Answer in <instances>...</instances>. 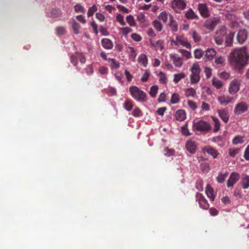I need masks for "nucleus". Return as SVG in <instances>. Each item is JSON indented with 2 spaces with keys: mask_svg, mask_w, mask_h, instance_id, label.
<instances>
[{
  "mask_svg": "<svg viewBox=\"0 0 249 249\" xmlns=\"http://www.w3.org/2000/svg\"><path fill=\"white\" fill-rule=\"evenodd\" d=\"M249 58L246 49L245 47L236 49L231 52L230 61L234 69L240 71L244 68Z\"/></svg>",
  "mask_w": 249,
  "mask_h": 249,
  "instance_id": "obj_1",
  "label": "nucleus"
},
{
  "mask_svg": "<svg viewBox=\"0 0 249 249\" xmlns=\"http://www.w3.org/2000/svg\"><path fill=\"white\" fill-rule=\"evenodd\" d=\"M129 92L132 97L139 102L142 103L147 100L146 94L137 86L130 87Z\"/></svg>",
  "mask_w": 249,
  "mask_h": 249,
  "instance_id": "obj_2",
  "label": "nucleus"
},
{
  "mask_svg": "<svg viewBox=\"0 0 249 249\" xmlns=\"http://www.w3.org/2000/svg\"><path fill=\"white\" fill-rule=\"evenodd\" d=\"M212 128L210 123L204 120H201L194 122L193 124V129L199 132L207 133Z\"/></svg>",
  "mask_w": 249,
  "mask_h": 249,
  "instance_id": "obj_3",
  "label": "nucleus"
},
{
  "mask_svg": "<svg viewBox=\"0 0 249 249\" xmlns=\"http://www.w3.org/2000/svg\"><path fill=\"white\" fill-rule=\"evenodd\" d=\"M190 81L192 84L197 83L200 79V73L201 69L198 64L195 63L191 69Z\"/></svg>",
  "mask_w": 249,
  "mask_h": 249,
  "instance_id": "obj_4",
  "label": "nucleus"
},
{
  "mask_svg": "<svg viewBox=\"0 0 249 249\" xmlns=\"http://www.w3.org/2000/svg\"><path fill=\"white\" fill-rule=\"evenodd\" d=\"M171 44L177 46L181 45L188 49H190L191 47V45L188 42L187 39L181 36H176V40L173 39L171 40Z\"/></svg>",
  "mask_w": 249,
  "mask_h": 249,
  "instance_id": "obj_5",
  "label": "nucleus"
},
{
  "mask_svg": "<svg viewBox=\"0 0 249 249\" xmlns=\"http://www.w3.org/2000/svg\"><path fill=\"white\" fill-rule=\"evenodd\" d=\"M248 109V106L247 103L244 102H241L236 104L234 109V113L236 115H240L245 112Z\"/></svg>",
  "mask_w": 249,
  "mask_h": 249,
  "instance_id": "obj_6",
  "label": "nucleus"
},
{
  "mask_svg": "<svg viewBox=\"0 0 249 249\" xmlns=\"http://www.w3.org/2000/svg\"><path fill=\"white\" fill-rule=\"evenodd\" d=\"M186 6V4L183 0H173L172 1V7L176 12L184 9Z\"/></svg>",
  "mask_w": 249,
  "mask_h": 249,
  "instance_id": "obj_7",
  "label": "nucleus"
},
{
  "mask_svg": "<svg viewBox=\"0 0 249 249\" xmlns=\"http://www.w3.org/2000/svg\"><path fill=\"white\" fill-rule=\"evenodd\" d=\"M196 198V201L198 202L200 208L204 210H207L209 208V204L202 194L197 193Z\"/></svg>",
  "mask_w": 249,
  "mask_h": 249,
  "instance_id": "obj_8",
  "label": "nucleus"
},
{
  "mask_svg": "<svg viewBox=\"0 0 249 249\" xmlns=\"http://www.w3.org/2000/svg\"><path fill=\"white\" fill-rule=\"evenodd\" d=\"M240 83L237 79L232 80L230 84L229 88V92L231 94H235L240 89Z\"/></svg>",
  "mask_w": 249,
  "mask_h": 249,
  "instance_id": "obj_9",
  "label": "nucleus"
},
{
  "mask_svg": "<svg viewBox=\"0 0 249 249\" xmlns=\"http://www.w3.org/2000/svg\"><path fill=\"white\" fill-rule=\"evenodd\" d=\"M240 175L237 172H232L227 182L228 187H233L234 184L239 179Z\"/></svg>",
  "mask_w": 249,
  "mask_h": 249,
  "instance_id": "obj_10",
  "label": "nucleus"
},
{
  "mask_svg": "<svg viewBox=\"0 0 249 249\" xmlns=\"http://www.w3.org/2000/svg\"><path fill=\"white\" fill-rule=\"evenodd\" d=\"M248 36V32L245 29L240 30L236 36V40L240 44H243L246 40Z\"/></svg>",
  "mask_w": 249,
  "mask_h": 249,
  "instance_id": "obj_11",
  "label": "nucleus"
},
{
  "mask_svg": "<svg viewBox=\"0 0 249 249\" xmlns=\"http://www.w3.org/2000/svg\"><path fill=\"white\" fill-rule=\"evenodd\" d=\"M219 103L222 106H226L228 104L232 103L234 100L233 97L229 96H219L217 98Z\"/></svg>",
  "mask_w": 249,
  "mask_h": 249,
  "instance_id": "obj_12",
  "label": "nucleus"
},
{
  "mask_svg": "<svg viewBox=\"0 0 249 249\" xmlns=\"http://www.w3.org/2000/svg\"><path fill=\"white\" fill-rule=\"evenodd\" d=\"M170 58L176 67L180 68L182 66L183 64V59L179 57L178 54H170Z\"/></svg>",
  "mask_w": 249,
  "mask_h": 249,
  "instance_id": "obj_13",
  "label": "nucleus"
},
{
  "mask_svg": "<svg viewBox=\"0 0 249 249\" xmlns=\"http://www.w3.org/2000/svg\"><path fill=\"white\" fill-rule=\"evenodd\" d=\"M198 9L202 17L207 18L210 16L208 8L205 3H199Z\"/></svg>",
  "mask_w": 249,
  "mask_h": 249,
  "instance_id": "obj_14",
  "label": "nucleus"
},
{
  "mask_svg": "<svg viewBox=\"0 0 249 249\" xmlns=\"http://www.w3.org/2000/svg\"><path fill=\"white\" fill-rule=\"evenodd\" d=\"M219 117L225 123H228L229 119L228 111L226 109H219L217 111Z\"/></svg>",
  "mask_w": 249,
  "mask_h": 249,
  "instance_id": "obj_15",
  "label": "nucleus"
},
{
  "mask_svg": "<svg viewBox=\"0 0 249 249\" xmlns=\"http://www.w3.org/2000/svg\"><path fill=\"white\" fill-rule=\"evenodd\" d=\"M216 55V51L213 48H208L205 51L204 58L206 61H210Z\"/></svg>",
  "mask_w": 249,
  "mask_h": 249,
  "instance_id": "obj_16",
  "label": "nucleus"
},
{
  "mask_svg": "<svg viewBox=\"0 0 249 249\" xmlns=\"http://www.w3.org/2000/svg\"><path fill=\"white\" fill-rule=\"evenodd\" d=\"M240 184L244 189L249 188V176L244 174L242 176Z\"/></svg>",
  "mask_w": 249,
  "mask_h": 249,
  "instance_id": "obj_17",
  "label": "nucleus"
},
{
  "mask_svg": "<svg viewBox=\"0 0 249 249\" xmlns=\"http://www.w3.org/2000/svg\"><path fill=\"white\" fill-rule=\"evenodd\" d=\"M185 147L187 150L191 154L195 153L196 151V146L195 142L191 140L187 141Z\"/></svg>",
  "mask_w": 249,
  "mask_h": 249,
  "instance_id": "obj_18",
  "label": "nucleus"
},
{
  "mask_svg": "<svg viewBox=\"0 0 249 249\" xmlns=\"http://www.w3.org/2000/svg\"><path fill=\"white\" fill-rule=\"evenodd\" d=\"M102 45L105 49H111L113 45L111 40L108 38H103L101 40Z\"/></svg>",
  "mask_w": 249,
  "mask_h": 249,
  "instance_id": "obj_19",
  "label": "nucleus"
},
{
  "mask_svg": "<svg viewBox=\"0 0 249 249\" xmlns=\"http://www.w3.org/2000/svg\"><path fill=\"white\" fill-rule=\"evenodd\" d=\"M203 151L211 155L213 158H216L218 155V152L215 149L210 146L205 147Z\"/></svg>",
  "mask_w": 249,
  "mask_h": 249,
  "instance_id": "obj_20",
  "label": "nucleus"
},
{
  "mask_svg": "<svg viewBox=\"0 0 249 249\" xmlns=\"http://www.w3.org/2000/svg\"><path fill=\"white\" fill-rule=\"evenodd\" d=\"M175 117L177 120L179 121H183L186 118V113L183 110H178L176 113Z\"/></svg>",
  "mask_w": 249,
  "mask_h": 249,
  "instance_id": "obj_21",
  "label": "nucleus"
},
{
  "mask_svg": "<svg viewBox=\"0 0 249 249\" xmlns=\"http://www.w3.org/2000/svg\"><path fill=\"white\" fill-rule=\"evenodd\" d=\"M205 192L207 195V196L210 198L212 201L214 200L215 198L214 191L213 189L209 185H207Z\"/></svg>",
  "mask_w": 249,
  "mask_h": 249,
  "instance_id": "obj_22",
  "label": "nucleus"
},
{
  "mask_svg": "<svg viewBox=\"0 0 249 249\" xmlns=\"http://www.w3.org/2000/svg\"><path fill=\"white\" fill-rule=\"evenodd\" d=\"M139 63H141L144 67H146L148 64V58L144 53L141 54L138 58Z\"/></svg>",
  "mask_w": 249,
  "mask_h": 249,
  "instance_id": "obj_23",
  "label": "nucleus"
},
{
  "mask_svg": "<svg viewBox=\"0 0 249 249\" xmlns=\"http://www.w3.org/2000/svg\"><path fill=\"white\" fill-rule=\"evenodd\" d=\"M234 36V33L231 32L226 37L225 43L228 46H231L232 44L233 39Z\"/></svg>",
  "mask_w": 249,
  "mask_h": 249,
  "instance_id": "obj_24",
  "label": "nucleus"
},
{
  "mask_svg": "<svg viewBox=\"0 0 249 249\" xmlns=\"http://www.w3.org/2000/svg\"><path fill=\"white\" fill-rule=\"evenodd\" d=\"M216 25V22L212 20L211 19H208L205 22L204 24V26L209 30H213Z\"/></svg>",
  "mask_w": 249,
  "mask_h": 249,
  "instance_id": "obj_25",
  "label": "nucleus"
},
{
  "mask_svg": "<svg viewBox=\"0 0 249 249\" xmlns=\"http://www.w3.org/2000/svg\"><path fill=\"white\" fill-rule=\"evenodd\" d=\"M196 91L193 88H187L185 90V95L186 97H195L196 95Z\"/></svg>",
  "mask_w": 249,
  "mask_h": 249,
  "instance_id": "obj_26",
  "label": "nucleus"
},
{
  "mask_svg": "<svg viewBox=\"0 0 249 249\" xmlns=\"http://www.w3.org/2000/svg\"><path fill=\"white\" fill-rule=\"evenodd\" d=\"M228 173L226 172L225 173H220L219 174L218 176L216 177V181L220 183H222L224 182L225 179L227 178Z\"/></svg>",
  "mask_w": 249,
  "mask_h": 249,
  "instance_id": "obj_27",
  "label": "nucleus"
},
{
  "mask_svg": "<svg viewBox=\"0 0 249 249\" xmlns=\"http://www.w3.org/2000/svg\"><path fill=\"white\" fill-rule=\"evenodd\" d=\"M71 27L75 34L77 35L79 33V30L81 28V26L80 24L74 20H73L71 22Z\"/></svg>",
  "mask_w": 249,
  "mask_h": 249,
  "instance_id": "obj_28",
  "label": "nucleus"
},
{
  "mask_svg": "<svg viewBox=\"0 0 249 249\" xmlns=\"http://www.w3.org/2000/svg\"><path fill=\"white\" fill-rule=\"evenodd\" d=\"M211 118L212 119V120L213 121L214 124L213 131L214 132H217L220 129V125H221L220 121L217 118L214 117L213 116H212Z\"/></svg>",
  "mask_w": 249,
  "mask_h": 249,
  "instance_id": "obj_29",
  "label": "nucleus"
},
{
  "mask_svg": "<svg viewBox=\"0 0 249 249\" xmlns=\"http://www.w3.org/2000/svg\"><path fill=\"white\" fill-rule=\"evenodd\" d=\"M185 17L188 19H194L197 18L196 15L192 9H189L185 13Z\"/></svg>",
  "mask_w": 249,
  "mask_h": 249,
  "instance_id": "obj_30",
  "label": "nucleus"
},
{
  "mask_svg": "<svg viewBox=\"0 0 249 249\" xmlns=\"http://www.w3.org/2000/svg\"><path fill=\"white\" fill-rule=\"evenodd\" d=\"M107 61L110 62V67L112 69H117L119 68V62L113 58H108Z\"/></svg>",
  "mask_w": 249,
  "mask_h": 249,
  "instance_id": "obj_31",
  "label": "nucleus"
},
{
  "mask_svg": "<svg viewBox=\"0 0 249 249\" xmlns=\"http://www.w3.org/2000/svg\"><path fill=\"white\" fill-rule=\"evenodd\" d=\"M170 23L169 26L172 27V30L174 31H177L178 30V25L176 22L173 20V17L172 15H169Z\"/></svg>",
  "mask_w": 249,
  "mask_h": 249,
  "instance_id": "obj_32",
  "label": "nucleus"
},
{
  "mask_svg": "<svg viewBox=\"0 0 249 249\" xmlns=\"http://www.w3.org/2000/svg\"><path fill=\"white\" fill-rule=\"evenodd\" d=\"M126 22L128 24L132 27H135L136 26V23L135 21L134 17L130 15L126 17Z\"/></svg>",
  "mask_w": 249,
  "mask_h": 249,
  "instance_id": "obj_33",
  "label": "nucleus"
},
{
  "mask_svg": "<svg viewBox=\"0 0 249 249\" xmlns=\"http://www.w3.org/2000/svg\"><path fill=\"white\" fill-rule=\"evenodd\" d=\"M158 89H159V88L157 86H156V85L152 86L150 88V91L149 92L150 95L152 97H156V96L157 94Z\"/></svg>",
  "mask_w": 249,
  "mask_h": 249,
  "instance_id": "obj_34",
  "label": "nucleus"
},
{
  "mask_svg": "<svg viewBox=\"0 0 249 249\" xmlns=\"http://www.w3.org/2000/svg\"><path fill=\"white\" fill-rule=\"evenodd\" d=\"M244 142V137L239 135L235 136L232 140V143L235 145L242 143Z\"/></svg>",
  "mask_w": 249,
  "mask_h": 249,
  "instance_id": "obj_35",
  "label": "nucleus"
},
{
  "mask_svg": "<svg viewBox=\"0 0 249 249\" xmlns=\"http://www.w3.org/2000/svg\"><path fill=\"white\" fill-rule=\"evenodd\" d=\"M185 74L184 73L181 72L178 74H174V82L177 83L181 79L185 78Z\"/></svg>",
  "mask_w": 249,
  "mask_h": 249,
  "instance_id": "obj_36",
  "label": "nucleus"
},
{
  "mask_svg": "<svg viewBox=\"0 0 249 249\" xmlns=\"http://www.w3.org/2000/svg\"><path fill=\"white\" fill-rule=\"evenodd\" d=\"M212 84L214 87H215L217 89H220L223 86L222 82L220 80H219L216 78L213 79Z\"/></svg>",
  "mask_w": 249,
  "mask_h": 249,
  "instance_id": "obj_37",
  "label": "nucleus"
},
{
  "mask_svg": "<svg viewBox=\"0 0 249 249\" xmlns=\"http://www.w3.org/2000/svg\"><path fill=\"white\" fill-rule=\"evenodd\" d=\"M227 33L226 28L224 27H221L216 32V36H219L222 37L224 36Z\"/></svg>",
  "mask_w": 249,
  "mask_h": 249,
  "instance_id": "obj_38",
  "label": "nucleus"
},
{
  "mask_svg": "<svg viewBox=\"0 0 249 249\" xmlns=\"http://www.w3.org/2000/svg\"><path fill=\"white\" fill-rule=\"evenodd\" d=\"M203 52L201 49H196L194 51V57L196 59H200L203 56Z\"/></svg>",
  "mask_w": 249,
  "mask_h": 249,
  "instance_id": "obj_39",
  "label": "nucleus"
},
{
  "mask_svg": "<svg viewBox=\"0 0 249 249\" xmlns=\"http://www.w3.org/2000/svg\"><path fill=\"white\" fill-rule=\"evenodd\" d=\"M168 14L165 11H163L160 14L159 18L164 23H166L168 19Z\"/></svg>",
  "mask_w": 249,
  "mask_h": 249,
  "instance_id": "obj_40",
  "label": "nucleus"
},
{
  "mask_svg": "<svg viewBox=\"0 0 249 249\" xmlns=\"http://www.w3.org/2000/svg\"><path fill=\"white\" fill-rule=\"evenodd\" d=\"M179 101V96L177 93H173L172 95L170 102L171 104H175Z\"/></svg>",
  "mask_w": 249,
  "mask_h": 249,
  "instance_id": "obj_41",
  "label": "nucleus"
},
{
  "mask_svg": "<svg viewBox=\"0 0 249 249\" xmlns=\"http://www.w3.org/2000/svg\"><path fill=\"white\" fill-rule=\"evenodd\" d=\"M133 107V105L131 101L127 100L124 103V107L127 111H130Z\"/></svg>",
  "mask_w": 249,
  "mask_h": 249,
  "instance_id": "obj_42",
  "label": "nucleus"
},
{
  "mask_svg": "<svg viewBox=\"0 0 249 249\" xmlns=\"http://www.w3.org/2000/svg\"><path fill=\"white\" fill-rule=\"evenodd\" d=\"M153 25L154 28L157 30V31L160 32L162 29V26L161 23L158 20H154L153 22Z\"/></svg>",
  "mask_w": 249,
  "mask_h": 249,
  "instance_id": "obj_43",
  "label": "nucleus"
},
{
  "mask_svg": "<svg viewBox=\"0 0 249 249\" xmlns=\"http://www.w3.org/2000/svg\"><path fill=\"white\" fill-rule=\"evenodd\" d=\"M132 115L135 117H138L142 116V111L141 110V109L137 107H135L134 109V110L132 111Z\"/></svg>",
  "mask_w": 249,
  "mask_h": 249,
  "instance_id": "obj_44",
  "label": "nucleus"
},
{
  "mask_svg": "<svg viewBox=\"0 0 249 249\" xmlns=\"http://www.w3.org/2000/svg\"><path fill=\"white\" fill-rule=\"evenodd\" d=\"M97 10V7L96 5H93L91 7H90L88 11V16L89 17H91L93 16L94 13Z\"/></svg>",
  "mask_w": 249,
  "mask_h": 249,
  "instance_id": "obj_45",
  "label": "nucleus"
},
{
  "mask_svg": "<svg viewBox=\"0 0 249 249\" xmlns=\"http://www.w3.org/2000/svg\"><path fill=\"white\" fill-rule=\"evenodd\" d=\"M181 131L183 135L185 136H189L191 135V133H190L189 130L188 128L187 124H185L182 126Z\"/></svg>",
  "mask_w": 249,
  "mask_h": 249,
  "instance_id": "obj_46",
  "label": "nucleus"
},
{
  "mask_svg": "<svg viewBox=\"0 0 249 249\" xmlns=\"http://www.w3.org/2000/svg\"><path fill=\"white\" fill-rule=\"evenodd\" d=\"M160 79L159 81L161 83L164 84L167 82V78L165 74L162 71H160L158 74Z\"/></svg>",
  "mask_w": 249,
  "mask_h": 249,
  "instance_id": "obj_47",
  "label": "nucleus"
},
{
  "mask_svg": "<svg viewBox=\"0 0 249 249\" xmlns=\"http://www.w3.org/2000/svg\"><path fill=\"white\" fill-rule=\"evenodd\" d=\"M179 52L182 53L183 56L186 59H189L191 57V53L190 52L184 49H179Z\"/></svg>",
  "mask_w": 249,
  "mask_h": 249,
  "instance_id": "obj_48",
  "label": "nucleus"
},
{
  "mask_svg": "<svg viewBox=\"0 0 249 249\" xmlns=\"http://www.w3.org/2000/svg\"><path fill=\"white\" fill-rule=\"evenodd\" d=\"M238 148H230L229 151V154L231 157H234L239 152Z\"/></svg>",
  "mask_w": 249,
  "mask_h": 249,
  "instance_id": "obj_49",
  "label": "nucleus"
},
{
  "mask_svg": "<svg viewBox=\"0 0 249 249\" xmlns=\"http://www.w3.org/2000/svg\"><path fill=\"white\" fill-rule=\"evenodd\" d=\"M150 76V73L147 70H145L144 73L141 78V80L142 82H145L147 81L149 77Z\"/></svg>",
  "mask_w": 249,
  "mask_h": 249,
  "instance_id": "obj_50",
  "label": "nucleus"
},
{
  "mask_svg": "<svg viewBox=\"0 0 249 249\" xmlns=\"http://www.w3.org/2000/svg\"><path fill=\"white\" fill-rule=\"evenodd\" d=\"M56 32L57 35L61 36L65 34L66 29L63 26H59L56 29Z\"/></svg>",
  "mask_w": 249,
  "mask_h": 249,
  "instance_id": "obj_51",
  "label": "nucleus"
},
{
  "mask_svg": "<svg viewBox=\"0 0 249 249\" xmlns=\"http://www.w3.org/2000/svg\"><path fill=\"white\" fill-rule=\"evenodd\" d=\"M192 37L195 42H198L201 40V37L195 31H193L192 35Z\"/></svg>",
  "mask_w": 249,
  "mask_h": 249,
  "instance_id": "obj_52",
  "label": "nucleus"
},
{
  "mask_svg": "<svg viewBox=\"0 0 249 249\" xmlns=\"http://www.w3.org/2000/svg\"><path fill=\"white\" fill-rule=\"evenodd\" d=\"M116 20L118 22H119L120 24L122 26H124L125 25V22L124 19V16L121 14H118L116 16Z\"/></svg>",
  "mask_w": 249,
  "mask_h": 249,
  "instance_id": "obj_53",
  "label": "nucleus"
},
{
  "mask_svg": "<svg viewBox=\"0 0 249 249\" xmlns=\"http://www.w3.org/2000/svg\"><path fill=\"white\" fill-rule=\"evenodd\" d=\"M78 56L76 54V55L74 54H72L70 57V60L71 63L74 66H76L78 63Z\"/></svg>",
  "mask_w": 249,
  "mask_h": 249,
  "instance_id": "obj_54",
  "label": "nucleus"
},
{
  "mask_svg": "<svg viewBox=\"0 0 249 249\" xmlns=\"http://www.w3.org/2000/svg\"><path fill=\"white\" fill-rule=\"evenodd\" d=\"M225 58L222 56L216 57L215 59V63L218 65H223L225 62Z\"/></svg>",
  "mask_w": 249,
  "mask_h": 249,
  "instance_id": "obj_55",
  "label": "nucleus"
},
{
  "mask_svg": "<svg viewBox=\"0 0 249 249\" xmlns=\"http://www.w3.org/2000/svg\"><path fill=\"white\" fill-rule=\"evenodd\" d=\"M128 50L130 51L129 57L132 58L133 59H135L136 57L137 54L134 50V48L132 47H129Z\"/></svg>",
  "mask_w": 249,
  "mask_h": 249,
  "instance_id": "obj_56",
  "label": "nucleus"
},
{
  "mask_svg": "<svg viewBox=\"0 0 249 249\" xmlns=\"http://www.w3.org/2000/svg\"><path fill=\"white\" fill-rule=\"evenodd\" d=\"M74 11L76 12H85V9L83 6L79 4H77L74 6Z\"/></svg>",
  "mask_w": 249,
  "mask_h": 249,
  "instance_id": "obj_57",
  "label": "nucleus"
},
{
  "mask_svg": "<svg viewBox=\"0 0 249 249\" xmlns=\"http://www.w3.org/2000/svg\"><path fill=\"white\" fill-rule=\"evenodd\" d=\"M120 30L122 31V33L123 34V35L126 36L129 33L131 32L132 29L129 27H125L121 28Z\"/></svg>",
  "mask_w": 249,
  "mask_h": 249,
  "instance_id": "obj_58",
  "label": "nucleus"
},
{
  "mask_svg": "<svg viewBox=\"0 0 249 249\" xmlns=\"http://www.w3.org/2000/svg\"><path fill=\"white\" fill-rule=\"evenodd\" d=\"M131 38L137 42H139L142 40V37L137 34L133 33L131 35Z\"/></svg>",
  "mask_w": 249,
  "mask_h": 249,
  "instance_id": "obj_59",
  "label": "nucleus"
},
{
  "mask_svg": "<svg viewBox=\"0 0 249 249\" xmlns=\"http://www.w3.org/2000/svg\"><path fill=\"white\" fill-rule=\"evenodd\" d=\"M100 32L103 36H107L109 35V32L107 29L103 26L100 27Z\"/></svg>",
  "mask_w": 249,
  "mask_h": 249,
  "instance_id": "obj_60",
  "label": "nucleus"
},
{
  "mask_svg": "<svg viewBox=\"0 0 249 249\" xmlns=\"http://www.w3.org/2000/svg\"><path fill=\"white\" fill-rule=\"evenodd\" d=\"M91 26L92 27L94 33L96 35H97L98 34V26L94 21L91 22Z\"/></svg>",
  "mask_w": 249,
  "mask_h": 249,
  "instance_id": "obj_61",
  "label": "nucleus"
},
{
  "mask_svg": "<svg viewBox=\"0 0 249 249\" xmlns=\"http://www.w3.org/2000/svg\"><path fill=\"white\" fill-rule=\"evenodd\" d=\"M187 102L189 107L193 110H195L197 108V106L195 102L191 100H188Z\"/></svg>",
  "mask_w": 249,
  "mask_h": 249,
  "instance_id": "obj_62",
  "label": "nucleus"
},
{
  "mask_svg": "<svg viewBox=\"0 0 249 249\" xmlns=\"http://www.w3.org/2000/svg\"><path fill=\"white\" fill-rule=\"evenodd\" d=\"M75 53L78 56L80 62L82 63H85L86 62L85 57L81 53Z\"/></svg>",
  "mask_w": 249,
  "mask_h": 249,
  "instance_id": "obj_63",
  "label": "nucleus"
},
{
  "mask_svg": "<svg viewBox=\"0 0 249 249\" xmlns=\"http://www.w3.org/2000/svg\"><path fill=\"white\" fill-rule=\"evenodd\" d=\"M244 158L246 160H249V145L247 147L245 150Z\"/></svg>",
  "mask_w": 249,
  "mask_h": 249,
  "instance_id": "obj_64",
  "label": "nucleus"
}]
</instances>
